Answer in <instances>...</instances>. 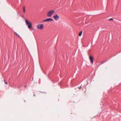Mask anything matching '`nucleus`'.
Wrapping results in <instances>:
<instances>
[{
  "mask_svg": "<svg viewBox=\"0 0 121 121\" xmlns=\"http://www.w3.org/2000/svg\"><path fill=\"white\" fill-rule=\"evenodd\" d=\"M26 24L28 25V28L30 29L32 27V24L31 22H29L26 19L25 20Z\"/></svg>",
  "mask_w": 121,
  "mask_h": 121,
  "instance_id": "1",
  "label": "nucleus"
},
{
  "mask_svg": "<svg viewBox=\"0 0 121 121\" xmlns=\"http://www.w3.org/2000/svg\"><path fill=\"white\" fill-rule=\"evenodd\" d=\"M55 12V11L54 10H52L49 11L48 12L47 14V16L48 17H50L52 14L53 13Z\"/></svg>",
  "mask_w": 121,
  "mask_h": 121,
  "instance_id": "2",
  "label": "nucleus"
},
{
  "mask_svg": "<svg viewBox=\"0 0 121 121\" xmlns=\"http://www.w3.org/2000/svg\"><path fill=\"white\" fill-rule=\"evenodd\" d=\"M37 27L38 29L41 30L43 29L44 26L43 24H41L38 25L37 26Z\"/></svg>",
  "mask_w": 121,
  "mask_h": 121,
  "instance_id": "3",
  "label": "nucleus"
},
{
  "mask_svg": "<svg viewBox=\"0 0 121 121\" xmlns=\"http://www.w3.org/2000/svg\"><path fill=\"white\" fill-rule=\"evenodd\" d=\"M54 19L56 21L58 20L59 19V16L57 14H56L53 16Z\"/></svg>",
  "mask_w": 121,
  "mask_h": 121,
  "instance_id": "4",
  "label": "nucleus"
},
{
  "mask_svg": "<svg viewBox=\"0 0 121 121\" xmlns=\"http://www.w3.org/2000/svg\"><path fill=\"white\" fill-rule=\"evenodd\" d=\"M89 59L91 61L92 64L93 63L94 59L93 57L92 56H89Z\"/></svg>",
  "mask_w": 121,
  "mask_h": 121,
  "instance_id": "5",
  "label": "nucleus"
},
{
  "mask_svg": "<svg viewBox=\"0 0 121 121\" xmlns=\"http://www.w3.org/2000/svg\"><path fill=\"white\" fill-rule=\"evenodd\" d=\"M48 21L50 22L54 21V20L52 18H47Z\"/></svg>",
  "mask_w": 121,
  "mask_h": 121,
  "instance_id": "6",
  "label": "nucleus"
},
{
  "mask_svg": "<svg viewBox=\"0 0 121 121\" xmlns=\"http://www.w3.org/2000/svg\"><path fill=\"white\" fill-rule=\"evenodd\" d=\"M14 34L16 35L17 37H18L19 38H21V37L16 32H14Z\"/></svg>",
  "mask_w": 121,
  "mask_h": 121,
  "instance_id": "7",
  "label": "nucleus"
},
{
  "mask_svg": "<svg viewBox=\"0 0 121 121\" xmlns=\"http://www.w3.org/2000/svg\"><path fill=\"white\" fill-rule=\"evenodd\" d=\"M82 31H81L79 33V36H80L82 34Z\"/></svg>",
  "mask_w": 121,
  "mask_h": 121,
  "instance_id": "8",
  "label": "nucleus"
},
{
  "mask_svg": "<svg viewBox=\"0 0 121 121\" xmlns=\"http://www.w3.org/2000/svg\"><path fill=\"white\" fill-rule=\"evenodd\" d=\"M83 87L82 86V85H81V86H79V87H78V88L79 89H80V88H81L82 87V89H83Z\"/></svg>",
  "mask_w": 121,
  "mask_h": 121,
  "instance_id": "9",
  "label": "nucleus"
},
{
  "mask_svg": "<svg viewBox=\"0 0 121 121\" xmlns=\"http://www.w3.org/2000/svg\"><path fill=\"white\" fill-rule=\"evenodd\" d=\"M46 21H48L47 18L46 19L43 20V22H46Z\"/></svg>",
  "mask_w": 121,
  "mask_h": 121,
  "instance_id": "10",
  "label": "nucleus"
},
{
  "mask_svg": "<svg viewBox=\"0 0 121 121\" xmlns=\"http://www.w3.org/2000/svg\"><path fill=\"white\" fill-rule=\"evenodd\" d=\"M23 12L24 13L25 12V7H23Z\"/></svg>",
  "mask_w": 121,
  "mask_h": 121,
  "instance_id": "11",
  "label": "nucleus"
},
{
  "mask_svg": "<svg viewBox=\"0 0 121 121\" xmlns=\"http://www.w3.org/2000/svg\"><path fill=\"white\" fill-rule=\"evenodd\" d=\"M4 82H5V83L6 84V85H7L8 84V83L7 82H6V81L5 80H4Z\"/></svg>",
  "mask_w": 121,
  "mask_h": 121,
  "instance_id": "12",
  "label": "nucleus"
},
{
  "mask_svg": "<svg viewBox=\"0 0 121 121\" xmlns=\"http://www.w3.org/2000/svg\"><path fill=\"white\" fill-rule=\"evenodd\" d=\"M109 20H113V18H111L109 19Z\"/></svg>",
  "mask_w": 121,
  "mask_h": 121,
  "instance_id": "13",
  "label": "nucleus"
},
{
  "mask_svg": "<svg viewBox=\"0 0 121 121\" xmlns=\"http://www.w3.org/2000/svg\"><path fill=\"white\" fill-rule=\"evenodd\" d=\"M31 30H35V29L34 28L32 27L31 28Z\"/></svg>",
  "mask_w": 121,
  "mask_h": 121,
  "instance_id": "14",
  "label": "nucleus"
},
{
  "mask_svg": "<svg viewBox=\"0 0 121 121\" xmlns=\"http://www.w3.org/2000/svg\"><path fill=\"white\" fill-rule=\"evenodd\" d=\"M105 62V61H102V63H101V64H103V63H104Z\"/></svg>",
  "mask_w": 121,
  "mask_h": 121,
  "instance_id": "15",
  "label": "nucleus"
},
{
  "mask_svg": "<svg viewBox=\"0 0 121 121\" xmlns=\"http://www.w3.org/2000/svg\"><path fill=\"white\" fill-rule=\"evenodd\" d=\"M27 87V85L25 84V86H24V87Z\"/></svg>",
  "mask_w": 121,
  "mask_h": 121,
  "instance_id": "16",
  "label": "nucleus"
},
{
  "mask_svg": "<svg viewBox=\"0 0 121 121\" xmlns=\"http://www.w3.org/2000/svg\"><path fill=\"white\" fill-rule=\"evenodd\" d=\"M21 17H24V16H23V15H22V16H21Z\"/></svg>",
  "mask_w": 121,
  "mask_h": 121,
  "instance_id": "17",
  "label": "nucleus"
},
{
  "mask_svg": "<svg viewBox=\"0 0 121 121\" xmlns=\"http://www.w3.org/2000/svg\"><path fill=\"white\" fill-rule=\"evenodd\" d=\"M34 96H35V94H34Z\"/></svg>",
  "mask_w": 121,
  "mask_h": 121,
  "instance_id": "18",
  "label": "nucleus"
}]
</instances>
